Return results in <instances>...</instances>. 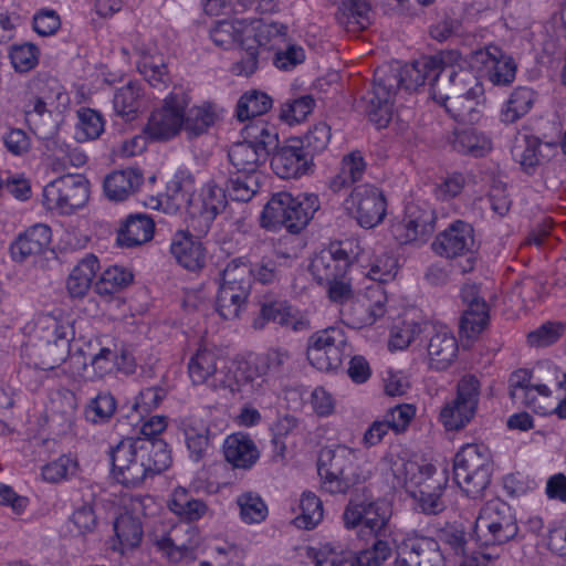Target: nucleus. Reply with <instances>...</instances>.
<instances>
[{"label":"nucleus","instance_id":"obj_1","mask_svg":"<svg viewBox=\"0 0 566 566\" xmlns=\"http://www.w3.org/2000/svg\"><path fill=\"white\" fill-rule=\"evenodd\" d=\"M355 245L352 241L331 243L313 254L308 270L317 283L325 286L332 302L346 305L343 315L347 324L364 328L373 326L386 314L388 297L379 285L354 293L348 271L350 263L356 261Z\"/></svg>","mask_w":566,"mask_h":566},{"label":"nucleus","instance_id":"obj_2","mask_svg":"<svg viewBox=\"0 0 566 566\" xmlns=\"http://www.w3.org/2000/svg\"><path fill=\"white\" fill-rule=\"evenodd\" d=\"M460 53L443 51L433 56H423L415 63L405 65L398 75H386L384 71L376 72L373 91L365 99V112L378 128L386 127L392 116V95L395 88L416 90L428 81L430 95L437 86L439 77L448 74L452 66L459 65Z\"/></svg>","mask_w":566,"mask_h":566},{"label":"nucleus","instance_id":"obj_3","mask_svg":"<svg viewBox=\"0 0 566 566\" xmlns=\"http://www.w3.org/2000/svg\"><path fill=\"white\" fill-rule=\"evenodd\" d=\"M283 24L256 17L218 19L209 29V39L226 51L238 50L244 56L233 70L238 75H251L259 65L261 52L271 50L285 36Z\"/></svg>","mask_w":566,"mask_h":566},{"label":"nucleus","instance_id":"obj_4","mask_svg":"<svg viewBox=\"0 0 566 566\" xmlns=\"http://www.w3.org/2000/svg\"><path fill=\"white\" fill-rule=\"evenodd\" d=\"M21 358L30 367L51 370L72 355L74 322L62 310L36 314L23 327Z\"/></svg>","mask_w":566,"mask_h":566},{"label":"nucleus","instance_id":"obj_5","mask_svg":"<svg viewBox=\"0 0 566 566\" xmlns=\"http://www.w3.org/2000/svg\"><path fill=\"white\" fill-rule=\"evenodd\" d=\"M510 397L541 416L566 419V371L553 359L536 363L531 371L518 369L509 379Z\"/></svg>","mask_w":566,"mask_h":566},{"label":"nucleus","instance_id":"obj_6","mask_svg":"<svg viewBox=\"0 0 566 566\" xmlns=\"http://www.w3.org/2000/svg\"><path fill=\"white\" fill-rule=\"evenodd\" d=\"M226 203L227 196L222 188L208 182L196 192L192 174L180 168L167 182L166 193L158 207L169 214L179 213L193 230L205 233Z\"/></svg>","mask_w":566,"mask_h":566},{"label":"nucleus","instance_id":"obj_7","mask_svg":"<svg viewBox=\"0 0 566 566\" xmlns=\"http://www.w3.org/2000/svg\"><path fill=\"white\" fill-rule=\"evenodd\" d=\"M460 54L459 65L439 77L432 90V99L443 106L455 120L463 124H478L485 109L483 84L469 69Z\"/></svg>","mask_w":566,"mask_h":566},{"label":"nucleus","instance_id":"obj_8","mask_svg":"<svg viewBox=\"0 0 566 566\" xmlns=\"http://www.w3.org/2000/svg\"><path fill=\"white\" fill-rule=\"evenodd\" d=\"M385 473L388 485L405 489L418 502L426 514H438L444 510L442 489L448 482V464L440 462V472L430 462H389Z\"/></svg>","mask_w":566,"mask_h":566},{"label":"nucleus","instance_id":"obj_9","mask_svg":"<svg viewBox=\"0 0 566 566\" xmlns=\"http://www.w3.org/2000/svg\"><path fill=\"white\" fill-rule=\"evenodd\" d=\"M188 371L196 385L207 384L214 389H228L242 398L258 394L264 382L263 377L247 361L223 363L218 368L214 354L206 348L199 349L190 359Z\"/></svg>","mask_w":566,"mask_h":566},{"label":"nucleus","instance_id":"obj_10","mask_svg":"<svg viewBox=\"0 0 566 566\" xmlns=\"http://www.w3.org/2000/svg\"><path fill=\"white\" fill-rule=\"evenodd\" d=\"M319 199L314 193L293 196L286 191L274 193L264 206L260 222L270 231L282 228L291 233L301 232L319 209Z\"/></svg>","mask_w":566,"mask_h":566},{"label":"nucleus","instance_id":"obj_11","mask_svg":"<svg viewBox=\"0 0 566 566\" xmlns=\"http://www.w3.org/2000/svg\"><path fill=\"white\" fill-rule=\"evenodd\" d=\"M279 134L274 125L258 120L247 125L242 130V140L231 146L229 159L238 172L260 174L259 168L265 163L270 148L276 146Z\"/></svg>","mask_w":566,"mask_h":566},{"label":"nucleus","instance_id":"obj_12","mask_svg":"<svg viewBox=\"0 0 566 566\" xmlns=\"http://www.w3.org/2000/svg\"><path fill=\"white\" fill-rule=\"evenodd\" d=\"M517 532L512 507L500 499L485 503L474 524L476 542L483 546L503 545L513 539Z\"/></svg>","mask_w":566,"mask_h":566},{"label":"nucleus","instance_id":"obj_13","mask_svg":"<svg viewBox=\"0 0 566 566\" xmlns=\"http://www.w3.org/2000/svg\"><path fill=\"white\" fill-rule=\"evenodd\" d=\"M91 196L90 181L81 174H65L43 188V206L57 214L70 216L83 209Z\"/></svg>","mask_w":566,"mask_h":566},{"label":"nucleus","instance_id":"obj_14","mask_svg":"<svg viewBox=\"0 0 566 566\" xmlns=\"http://www.w3.org/2000/svg\"><path fill=\"white\" fill-rule=\"evenodd\" d=\"M190 96L182 91L168 94L160 106L154 108L144 127V134L151 142H169L176 138L185 126V112Z\"/></svg>","mask_w":566,"mask_h":566},{"label":"nucleus","instance_id":"obj_15","mask_svg":"<svg viewBox=\"0 0 566 566\" xmlns=\"http://www.w3.org/2000/svg\"><path fill=\"white\" fill-rule=\"evenodd\" d=\"M391 507L386 500H368L358 496L349 500L343 513L347 530L359 527L363 534L386 537L389 533Z\"/></svg>","mask_w":566,"mask_h":566},{"label":"nucleus","instance_id":"obj_16","mask_svg":"<svg viewBox=\"0 0 566 566\" xmlns=\"http://www.w3.org/2000/svg\"><path fill=\"white\" fill-rule=\"evenodd\" d=\"M149 538L172 563L193 558L195 551L200 544L199 530L185 522L172 525L160 523L150 531Z\"/></svg>","mask_w":566,"mask_h":566},{"label":"nucleus","instance_id":"obj_17","mask_svg":"<svg viewBox=\"0 0 566 566\" xmlns=\"http://www.w3.org/2000/svg\"><path fill=\"white\" fill-rule=\"evenodd\" d=\"M70 103L64 87L55 80H50L40 87L39 94L25 104L27 122L39 133H41V125L49 124L48 119L57 128Z\"/></svg>","mask_w":566,"mask_h":566},{"label":"nucleus","instance_id":"obj_18","mask_svg":"<svg viewBox=\"0 0 566 566\" xmlns=\"http://www.w3.org/2000/svg\"><path fill=\"white\" fill-rule=\"evenodd\" d=\"M346 347L347 337L344 329L332 326L310 336L306 358L315 369L333 373L340 368Z\"/></svg>","mask_w":566,"mask_h":566},{"label":"nucleus","instance_id":"obj_19","mask_svg":"<svg viewBox=\"0 0 566 566\" xmlns=\"http://www.w3.org/2000/svg\"><path fill=\"white\" fill-rule=\"evenodd\" d=\"M343 207L364 229L376 228L387 213V201L382 191L368 184L356 186L344 200Z\"/></svg>","mask_w":566,"mask_h":566},{"label":"nucleus","instance_id":"obj_20","mask_svg":"<svg viewBox=\"0 0 566 566\" xmlns=\"http://www.w3.org/2000/svg\"><path fill=\"white\" fill-rule=\"evenodd\" d=\"M464 69L470 67L493 85H509L516 76V63L496 45H488L471 53Z\"/></svg>","mask_w":566,"mask_h":566},{"label":"nucleus","instance_id":"obj_21","mask_svg":"<svg viewBox=\"0 0 566 566\" xmlns=\"http://www.w3.org/2000/svg\"><path fill=\"white\" fill-rule=\"evenodd\" d=\"M84 361H90L94 373L102 377L115 369L125 374L135 370V363L130 355L122 353L118 355V348L115 340L109 336L95 337L80 349Z\"/></svg>","mask_w":566,"mask_h":566},{"label":"nucleus","instance_id":"obj_22","mask_svg":"<svg viewBox=\"0 0 566 566\" xmlns=\"http://www.w3.org/2000/svg\"><path fill=\"white\" fill-rule=\"evenodd\" d=\"M434 212L424 200L408 202L403 217L391 226L394 238L400 243H422L434 230Z\"/></svg>","mask_w":566,"mask_h":566},{"label":"nucleus","instance_id":"obj_23","mask_svg":"<svg viewBox=\"0 0 566 566\" xmlns=\"http://www.w3.org/2000/svg\"><path fill=\"white\" fill-rule=\"evenodd\" d=\"M479 398V381L474 377H463L457 397L448 402L440 412V420L447 430L464 427L474 416Z\"/></svg>","mask_w":566,"mask_h":566},{"label":"nucleus","instance_id":"obj_24","mask_svg":"<svg viewBox=\"0 0 566 566\" xmlns=\"http://www.w3.org/2000/svg\"><path fill=\"white\" fill-rule=\"evenodd\" d=\"M313 166L310 154L304 149L303 140L296 137L285 140L272 155L271 167L283 179L300 178Z\"/></svg>","mask_w":566,"mask_h":566},{"label":"nucleus","instance_id":"obj_25","mask_svg":"<svg viewBox=\"0 0 566 566\" xmlns=\"http://www.w3.org/2000/svg\"><path fill=\"white\" fill-rule=\"evenodd\" d=\"M317 473L322 488L331 494H344L368 478L359 462H317Z\"/></svg>","mask_w":566,"mask_h":566},{"label":"nucleus","instance_id":"obj_26","mask_svg":"<svg viewBox=\"0 0 566 566\" xmlns=\"http://www.w3.org/2000/svg\"><path fill=\"white\" fill-rule=\"evenodd\" d=\"M558 145L524 136L513 148V157L530 176H543L546 164L556 155Z\"/></svg>","mask_w":566,"mask_h":566},{"label":"nucleus","instance_id":"obj_27","mask_svg":"<svg viewBox=\"0 0 566 566\" xmlns=\"http://www.w3.org/2000/svg\"><path fill=\"white\" fill-rule=\"evenodd\" d=\"M429 336L427 360L430 368L444 370L452 365L458 356V342L451 329L442 324L430 323L424 326Z\"/></svg>","mask_w":566,"mask_h":566},{"label":"nucleus","instance_id":"obj_28","mask_svg":"<svg viewBox=\"0 0 566 566\" xmlns=\"http://www.w3.org/2000/svg\"><path fill=\"white\" fill-rule=\"evenodd\" d=\"M395 566H443V557L436 541L407 537L397 547Z\"/></svg>","mask_w":566,"mask_h":566},{"label":"nucleus","instance_id":"obj_29","mask_svg":"<svg viewBox=\"0 0 566 566\" xmlns=\"http://www.w3.org/2000/svg\"><path fill=\"white\" fill-rule=\"evenodd\" d=\"M136 64L140 75L150 86L163 90L169 83L166 59L153 40L139 43L136 49Z\"/></svg>","mask_w":566,"mask_h":566},{"label":"nucleus","instance_id":"obj_30","mask_svg":"<svg viewBox=\"0 0 566 566\" xmlns=\"http://www.w3.org/2000/svg\"><path fill=\"white\" fill-rule=\"evenodd\" d=\"M474 249L473 228L463 221H455L450 224L432 242V250L437 254L447 258L470 254Z\"/></svg>","mask_w":566,"mask_h":566},{"label":"nucleus","instance_id":"obj_31","mask_svg":"<svg viewBox=\"0 0 566 566\" xmlns=\"http://www.w3.org/2000/svg\"><path fill=\"white\" fill-rule=\"evenodd\" d=\"M52 231L43 223L34 224L20 234L11 244V258L15 262L33 260L51 251Z\"/></svg>","mask_w":566,"mask_h":566},{"label":"nucleus","instance_id":"obj_32","mask_svg":"<svg viewBox=\"0 0 566 566\" xmlns=\"http://www.w3.org/2000/svg\"><path fill=\"white\" fill-rule=\"evenodd\" d=\"M453 480L457 485L472 499L483 495L491 482L492 465L490 462H451Z\"/></svg>","mask_w":566,"mask_h":566},{"label":"nucleus","instance_id":"obj_33","mask_svg":"<svg viewBox=\"0 0 566 566\" xmlns=\"http://www.w3.org/2000/svg\"><path fill=\"white\" fill-rule=\"evenodd\" d=\"M101 263L96 255L88 253L80 259L69 271L65 290L72 298L85 297L98 277Z\"/></svg>","mask_w":566,"mask_h":566},{"label":"nucleus","instance_id":"obj_34","mask_svg":"<svg viewBox=\"0 0 566 566\" xmlns=\"http://www.w3.org/2000/svg\"><path fill=\"white\" fill-rule=\"evenodd\" d=\"M170 252L177 263L188 271L205 266L206 249L202 242L187 231H178L170 243Z\"/></svg>","mask_w":566,"mask_h":566},{"label":"nucleus","instance_id":"obj_35","mask_svg":"<svg viewBox=\"0 0 566 566\" xmlns=\"http://www.w3.org/2000/svg\"><path fill=\"white\" fill-rule=\"evenodd\" d=\"M143 181V174L138 169L115 170L104 178L103 192L108 200L122 202L136 193Z\"/></svg>","mask_w":566,"mask_h":566},{"label":"nucleus","instance_id":"obj_36","mask_svg":"<svg viewBox=\"0 0 566 566\" xmlns=\"http://www.w3.org/2000/svg\"><path fill=\"white\" fill-rule=\"evenodd\" d=\"M355 250H357L355 259L365 270V275L368 279L380 283H388L396 277L399 264L392 254L379 252L366 255L358 244L355 245Z\"/></svg>","mask_w":566,"mask_h":566},{"label":"nucleus","instance_id":"obj_37","mask_svg":"<svg viewBox=\"0 0 566 566\" xmlns=\"http://www.w3.org/2000/svg\"><path fill=\"white\" fill-rule=\"evenodd\" d=\"M537 97V93L528 86L515 87L501 105L500 120L504 124L516 123L532 111Z\"/></svg>","mask_w":566,"mask_h":566},{"label":"nucleus","instance_id":"obj_38","mask_svg":"<svg viewBox=\"0 0 566 566\" xmlns=\"http://www.w3.org/2000/svg\"><path fill=\"white\" fill-rule=\"evenodd\" d=\"M154 231L155 223L147 214H130L118 229L117 243L125 248L140 245L153 238Z\"/></svg>","mask_w":566,"mask_h":566},{"label":"nucleus","instance_id":"obj_39","mask_svg":"<svg viewBox=\"0 0 566 566\" xmlns=\"http://www.w3.org/2000/svg\"><path fill=\"white\" fill-rule=\"evenodd\" d=\"M151 449L154 457H170L167 444L163 440L147 441L140 437H127L111 449L112 460H129L132 458H144L146 451Z\"/></svg>","mask_w":566,"mask_h":566},{"label":"nucleus","instance_id":"obj_40","mask_svg":"<svg viewBox=\"0 0 566 566\" xmlns=\"http://www.w3.org/2000/svg\"><path fill=\"white\" fill-rule=\"evenodd\" d=\"M134 282L132 269L120 264H111L98 272L94 291L99 296H112L130 286Z\"/></svg>","mask_w":566,"mask_h":566},{"label":"nucleus","instance_id":"obj_41","mask_svg":"<svg viewBox=\"0 0 566 566\" xmlns=\"http://www.w3.org/2000/svg\"><path fill=\"white\" fill-rule=\"evenodd\" d=\"M222 109L210 102H202L189 107L185 112L184 130L190 137H196L206 133L221 116Z\"/></svg>","mask_w":566,"mask_h":566},{"label":"nucleus","instance_id":"obj_42","mask_svg":"<svg viewBox=\"0 0 566 566\" xmlns=\"http://www.w3.org/2000/svg\"><path fill=\"white\" fill-rule=\"evenodd\" d=\"M46 154L61 167H82L86 164V155L77 147L67 143L59 133L45 135L43 133Z\"/></svg>","mask_w":566,"mask_h":566},{"label":"nucleus","instance_id":"obj_43","mask_svg":"<svg viewBox=\"0 0 566 566\" xmlns=\"http://www.w3.org/2000/svg\"><path fill=\"white\" fill-rule=\"evenodd\" d=\"M249 290L245 285L221 284L216 301V308L224 319L239 318L245 310Z\"/></svg>","mask_w":566,"mask_h":566},{"label":"nucleus","instance_id":"obj_44","mask_svg":"<svg viewBox=\"0 0 566 566\" xmlns=\"http://www.w3.org/2000/svg\"><path fill=\"white\" fill-rule=\"evenodd\" d=\"M155 468L146 467L145 462H112L111 473L118 483L125 486H136L147 476L168 469L166 462H154Z\"/></svg>","mask_w":566,"mask_h":566},{"label":"nucleus","instance_id":"obj_45","mask_svg":"<svg viewBox=\"0 0 566 566\" xmlns=\"http://www.w3.org/2000/svg\"><path fill=\"white\" fill-rule=\"evenodd\" d=\"M116 542L113 548L119 553L136 548L143 538L142 522L127 513H122L114 522Z\"/></svg>","mask_w":566,"mask_h":566},{"label":"nucleus","instance_id":"obj_46","mask_svg":"<svg viewBox=\"0 0 566 566\" xmlns=\"http://www.w3.org/2000/svg\"><path fill=\"white\" fill-rule=\"evenodd\" d=\"M143 102V87L137 82H129L116 90L113 97V107L118 116L132 120L139 114Z\"/></svg>","mask_w":566,"mask_h":566},{"label":"nucleus","instance_id":"obj_47","mask_svg":"<svg viewBox=\"0 0 566 566\" xmlns=\"http://www.w3.org/2000/svg\"><path fill=\"white\" fill-rule=\"evenodd\" d=\"M453 148L473 157L485 156L492 149L491 138L476 129L465 128L454 133Z\"/></svg>","mask_w":566,"mask_h":566},{"label":"nucleus","instance_id":"obj_48","mask_svg":"<svg viewBox=\"0 0 566 566\" xmlns=\"http://www.w3.org/2000/svg\"><path fill=\"white\" fill-rule=\"evenodd\" d=\"M337 20L352 31L367 28L370 22L368 2L366 0H339Z\"/></svg>","mask_w":566,"mask_h":566},{"label":"nucleus","instance_id":"obj_49","mask_svg":"<svg viewBox=\"0 0 566 566\" xmlns=\"http://www.w3.org/2000/svg\"><path fill=\"white\" fill-rule=\"evenodd\" d=\"M224 460H258L260 451L254 440L244 432L229 434L222 444Z\"/></svg>","mask_w":566,"mask_h":566},{"label":"nucleus","instance_id":"obj_50","mask_svg":"<svg viewBox=\"0 0 566 566\" xmlns=\"http://www.w3.org/2000/svg\"><path fill=\"white\" fill-rule=\"evenodd\" d=\"M168 505L171 512L188 522L202 518L208 511L203 501L189 497L184 488L175 489Z\"/></svg>","mask_w":566,"mask_h":566},{"label":"nucleus","instance_id":"obj_51","mask_svg":"<svg viewBox=\"0 0 566 566\" xmlns=\"http://www.w3.org/2000/svg\"><path fill=\"white\" fill-rule=\"evenodd\" d=\"M209 430L206 422L199 418H189L184 422V434L189 455L202 458L209 449Z\"/></svg>","mask_w":566,"mask_h":566},{"label":"nucleus","instance_id":"obj_52","mask_svg":"<svg viewBox=\"0 0 566 566\" xmlns=\"http://www.w3.org/2000/svg\"><path fill=\"white\" fill-rule=\"evenodd\" d=\"M310 557L315 566H343L349 559V552L339 541H325L311 547Z\"/></svg>","mask_w":566,"mask_h":566},{"label":"nucleus","instance_id":"obj_53","mask_svg":"<svg viewBox=\"0 0 566 566\" xmlns=\"http://www.w3.org/2000/svg\"><path fill=\"white\" fill-rule=\"evenodd\" d=\"M253 261H256V252L232 259L223 270L221 284L245 285L250 291V281L254 273Z\"/></svg>","mask_w":566,"mask_h":566},{"label":"nucleus","instance_id":"obj_54","mask_svg":"<svg viewBox=\"0 0 566 566\" xmlns=\"http://www.w3.org/2000/svg\"><path fill=\"white\" fill-rule=\"evenodd\" d=\"M428 324L408 319L394 324L389 333L388 350L395 353L407 349L420 334L426 333L424 326Z\"/></svg>","mask_w":566,"mask_h":566},{"label":"nucleus","instance_id":"obj_55","mask_svg":"<svg viewBox=\"0 0 566 566\" xmlns=\"http://www.w3.org/2000/svg\"><path fill=\"white\" fill-rule=\"evenodd\" d=\"M489 323V310L483 300L474 298L464 312L460 329L467 338L478 336Z\"/></svg>","mask_w":566,"mask_h":566},{"label":"nucleus","instance_id":"obj_56","mask_svg":"<svg viewBox=\"0 0 566 566\" xmlns=\"http://www.w3.org/2000/svg\"><path fill=\"white\" fill-rule=\"evenodd\" d=\"M300 514L294 523L300 528L312 530L323 520V503L312 491H304L300 499Z\"/></svg>","mask_w":566,"mask_h":566},{"label":"nucleus","instance_id":"obj_57","mask_svg":"<svg viewBox=\"0 0 566 566\" xmlns=\"http://www.w3.org/2000/svg\"><path fill=\"white\" fill-rule=\"evenodd\" d=\"M105 128L103 116L92 108L77 111V123L75 125L74 138L78 143L96 139Z\"/></svg>","mask_w":566,"mask_h":566},{"label":"nucleus","instance_id":"obj_58","mask_svg":"<svg viewBox=\"0 0 566 566\" xmlns=\"http://www.w3.org/2000/svg\"><path fill=\"white\" fill-rule=\"evenodd\" d=\"M365 168L366 164L359 151H353L344 156L339 172L331 181L332 189L338 191L357 181L361 178Z\"/></svg>","mask_w":566,"mask_h":566},{"label":"nucleus","instance_id":"obj_59","mask_svg":"<svg viewBox=\"0 0 566 566\" xmlns=\"http://www.w3.org/2000/svg\"><path fill=\"white\" fill-rule=\"evenodd\" d=\"M271 106L272 99L268 94L259 91H249L238 101L237 117L242 122L248 120L266 113Z\"/></svg>","mask_w":566,"mask_h":566},{"label":"nucleus","instance_id":"obj_60","mask_svg":"<svg viewBox=\"0 0 566 566\" xmlns=\"http://www.w3.org/2000/svg\"><path fill=\"white\" fill-rule=\"evenodd\" d=\"M261 181V174L238 172L230 179L228 196L235 201H249L258 192Z\"/></svg>","mask_w":566,"mask_h":566},{"label":"nucleus","instance_id":"obj_61","mask_svg":"<svg viewBox=\"0 0 566 566\" xmlns=\"http://www.w3.org/2000/svg\"><path fill=\"white\" fill-rule=\"evenodd\" d=\"M240 517L247 524H258L265 520L268 506L260 495L253 492H245L238 496Z\"/></svg>","mask_w":566,"mask_h":566},{"label":"nucleus","instance_id":"obj_62","mask_svg":"<svg viewBox=\"0 0 566 566\" xmlns=\"http://www.w3.org/2000/svg\"><path fill=\"white\" fill-rule=\"evenodd\" d=\"M314 99L310 95L289 99L281 106L280 118L289 125H295L304 122L313 112Z\"/></svg>","mask_w":566,"mask_h":566},{"label":"nucleus","instance_id":"obj_63","mask_svg":"<svg viewBox=\"0 0 566 566\" xmlns=\"http://www.w3.org/2000/svg\"><path fill=\"white\" fill-rule=\"evenodd\" d=\"M40 50L32 43H20L11 46L9 57L12 67L20 73L29 72L39 63Z\"/></svg>","mask_w":566,"mask_h":566},{"label":"nucleus","instance_id":"obj_64","mask_svg":"<svg viewBox=\"0 0 566 566\" xmlns=\"http://www.w3.org/2000/svg\"><path fill=\"white\" fill-rule=\"evenodd\" d=\"M391 555V546L386 539H377L375 544L359 552L353 560V566H380Z\"/></svg>","mask_w":566,"mask_h":566}]
</instances>
